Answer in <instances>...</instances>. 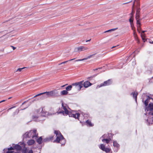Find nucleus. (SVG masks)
Instances as JSON below:
<instances>
[{"mask_svg": "<svg viewBox=\"0 0 153 153\" xmlns=\"http://www.w3.org/2000/svg\"><path fill=\"white\" fill-rule=\"evenodd\" d=\"M54 133L56 134V138L53 142L60 143L62 145H64L65 143V140L60 131L58 130H55Z\"/></svg>", "mask_w": 153, "mask_h": 153, "instance_id": "nucleus-1", "label": "nucleus"}, {"mask_svg": "<svg viewBox=\"0 0 153 153\" xmlns=\"http://www.w3.org/2000/svg\"><path fill=\"white\" fill-rule=\"evenodd\" d=\"M45 94H46V95L48 96L55 97L56 96L58 95V92L56 90L54 89L49 92H45L38 94L34 96V97H38Z\"/></svg>", "mask_w": 153, "mask_h": 153, "instance_id": "nucleus-2", "label": "nucleus"}, {"mask_svg": "<svg viewBox=\"0 0 153 153\" xmlns=\"http://www.w3.org/2000/svg\"><path fill=\"white\" fill-rule=\"evenodd\" d=\"M36 130L34 129L29 131V132H26L25 134V136L28 138L32 137L33 138L34 137H37L38 136V134L36 133Z\"/></svg>", "mask_w": 153, "mask_h": 153, "instance_id": "nucleus-3", "label": "nucleus"}, {"mask_svg": "<svg viewBox=\"0 0 153 153\" xmlns=\"http://www.w3.org/2000/svg\"><path fill=\"white\" fill-rule=\"evenodd\" d=\"M84 81L74 83L72 84V86L74 87V88L77 91H80L83 87V83Z\"/></svg>", "mask_w": 153, "mask_h": 153, "instance_id": "nucleus-4", "label": "nucleus"}, {"mask_svg": "<svg viewBox=\"0 0 153 153\" xmlns=\"http://www.w3.org/2000/svg\"><path fill=\"white\" fill-rule=\"evenodd\" d=\"M99 148L103 151L105 152L106 153H112V152L111 149L105 147V145L103 144H100L99 146Z\"/></svg>", "mask_w": 153, "mask_h": 153, "instance_id": "nucleus-5", "label": "nucleus"}, {"mask_svg": "<svg viewBox=\"0 0 153 153\" xmlns=\"http://www.w3.org/2000/svg\"><path fill=\"white\" fill-rule=\"evenodd\" d=\"M112 83V80L111 79H109L108 80L104 81L103 83H101L98 86L99 88H100L103 86H105L107 85H109L111 84Z\"/></svg>", "mask_w": 153, "mask_h": 153, "instance_id": "nucleus-6", "label": "nucleus"}, {"mask_svg": "<svg viewBox=\"0 0 153 153\" xmlns=\"http://www.w3.org/2000/svg\"><path fill=\"white\" fill-rule=\"evenodd\" d=\"M69 117H73L75 119H77L79 120V117L80 114L79 113H76L75 114H72L71 113L69 112L68 114Z\"/></svg>", "mask_w": 153, "mask_h": 153, "instance_id": "nucleus-7", "label": "nucleus"}, {"mask_svg": "<svg viewBox=\"0 0 153 153\" xmlns=\"http://www.w3.org/2000/svg\"><path fill=\"white\" fill-rule=\"evenodd\" d=\"M62 106L63 108V109L64 110V111H60L59 112H57L58 114L59 113H64V112H65V114H66V115H67L69 114V111L67 110V108L64 105V104L63 103H62Z\"/></svg>", "mask_w": 153, "mask_h": 153, "instance_id": "nucleus-8", "label": "nucleus"}, {"mask_svg": "<svg viewBox=\"0 0 153 153\" xmlns=\"http://www.w3.org/2000/svg\"><path fill=\"white\" fill-rule=\"evenodd\" d=\"M77 50L79 51H81L87 50L88 49V47H85L83 46H80L78 47L77 48Z\"/></svg>", "mask_w": 153, "mask_h": 153, "instance_id": "nucleus-9", "label": "nucleus"}, {"mask_svg": "<svg viewBox=\"0 0 153 153\" xmlns=\"http://www.w3.org/2000/svg\"><path fill=\"white\" fill-rule=\"evenodd\" d=\"M92 84L88 81H85L83 83V86L85 88L88 87L91 85Z\"/></svg>", "mask_w": 153, "mask_h": 153, "instance_id": "nucleus-10", "label": "nucleus"}, {"mask_svg": "<svg viewBox=\"0 0 153 153\" xmlns=\"http://www.w3.org/2000/svg\"><path fill=\"white\" fill-rule=\"evenodd\" d=\"M113 143L114 147L117 148V149L115 150V152H117L118 150L119 149L120 145L117 143L116 141H114Z\"/></svg>", "mask_w": 153, "mask_h": 153, "instance_id": "nucleus-11", "label": "nucleus"}, {"mask_svg": "<svg viewBox=\"0 0 153 153\" xmlns=\"http://www.w3.org/2000/svg\"><path fill=\"white\" fill-rule=\"evenodd\" d=\"M54 136H50L49 137H47L44 140V142L49 141L51 140H52L53 139Z\"/></svg>", "mask_w": 153, "mask_h": 153, "instance_id": "nucleus-12", "label": "nucleus"}, {"mask_svg": "<svg viewBox=\"0 0 153 153\" xmlns=\"http://www.w3.org/2000/svg\"><path fill=\"white\" fill-rule=\"evenodd\" d=\"M95 53L92 54L91 55H90L89 56H88L86 58H84V59H78L76 60V61H83L85 60H86L87 59H90L91 58L92 56L95 55Z\"/></svg>", "mask_w": 153, "mask_h": 153, "instance_id": "nucleus-13", "label": "nucleus"}, {"mask_svg": "<svg viewBox=\"0 0 153 153\" xmlns=\"http://www.w3.org/2000/svg\"><path fill=\"white\" fill-rule=\"evenodd\" d=\"M152 99L149 96H147L146 99L145 100L144 102V104L146 106H147L148 105V103L149 102V100L150 99Z\"/></svg>", "mask_w": 153, "mask_h": 153, "instance_id": "nucleus-14", "label": "nucleus"}, {"mask_svg": "<svg viewBox=\"0 0 153 153\" xmlns=\"http://www.w3.org/2000/svg\"><path fill=\"white\" fill-rule=\"evenodd\" d=\"M35 141L34 140H33V139H31V140H28L27 141V143L28 145L31 146V145H32L33 144H34L35 143Z\"/></svg>", "mask_w": 153, "mask_h": 153, "instance_id": "nucleus-15", "label": "nucleus"}, {"mask_svg": "<svg viewBox=\"0 0 153 153\" xmlns=\"http://www.w3.org/2000/svg\"><path fill=\"white\" fill-rule=\"evenodd\" d=\"M86 123L87 125L89 127H92L94 126V124H92L91 121L88 120H87L86 121Z\"/></svg>", "mask_w": 153, "mask_h": 153, "instance_id": "nucleus-16", "label": "nucleus"}, {"mask_svg": "<svg viewBox=\"0 0 153 153\" xmlns=\"http://www.w3.org/2000/svg\"><path fill=\"white\" fill-rule=\"evenodd\" d=\"M14 149L20 151L22 149V147L19 145H16L14 146Z\"/></svg>", "mask_w": 153, "mask_h": 153, "instance_id": "nucleus-17", "label": "nucleus"}, {"mask_svg": "<svg viewBox=\"0 0 153 153\" xmlns=\"http://www.w3.org/2000/svg\"><path fill=\"white\" fill-rule=\"evenodd\" d=\"M138 93L137 92L135 91L134 92H132L131 93V95H132L133 96V97L134 98L135 100H137V96L138 95Z\"/></svg>", "mask_w": 153, "mask_h": 153, "instance_id": "nucleus-18", "label": "nucleus"}, {"mask_svg": "<svg viewBox=\"0 0 153 153\" xmlns=\"http://www.w3.org/2000/svg\"><path fill=\"white\" fill-rule=\"evenodd\" d=\"M111 140V139L110 138H109L108 139H103L102 140V141L104 143L105 142L106 143L108 144L109 143L110 141Z\"/></svg>", "mask_w": 153, "mask_h": 153, "instance_id": "nucleus-19", "label": "nucleus"}, {"mask_svg": "<svg viewBox=\"0 0 153 153\" xmlns=\"http://www.w3.org/2000/svg\"><path fill=\"white\" fill-rule=\"evenodd\" d=\"M133 35L134 37V39L136 40H137V42L139 43V41L138 40V37L137 36V35L136 33V31H133Z\"/></svg>", "mask_w": 153, "mask_h": 153, "instance_id": "nucleus-20", "label": "nucleus"}, {"mask_svg": "<svg viewBox=\"0 0 153 153\" xmlns=\"http://www.w3.org/2000/svg\"><path fill=\"white\" fill-rule=\"evenodd\" d=\"M42 137H40L39 138L37 139V140H36V141L39 144H42Z\"/></svg>", "mask_w": 153, "mask_h": 153, "instance_id": "nucleus-21", "label": "nucleus"}, {"mask_svg": "<svg viewBox=\"0 0 153 153\" xmlns=\"http://www.w3.org/2000/svg\"><path fill=\"white\" fill-rule=\"evenodd\" d=\"M148 108H149L150 111H152L153 110V103L151 102L148 105Z\"/></svg>", "mask_w": 153, "mask_h": 153, "instance_id": "nucleus-22", "label": "nucleus"}, {"mask_svg": "<svg viewBox=\"0 0 153 153\" xmlns=\"http://www.w3.org/2000/svg\"><path fill=\"white\" fill-rule=\"evenodd\" d=\"M68 94V92L66 90H64L61 92V94L62 95H67Z\"/></svg>", "mask_w": 153, "mask_h": 153, "instance_id": "nucleus-23", "label": "nucleus"}, {"mask_svg": "<svg viewBox=\"0 0 153 153\" xmlns=\"http://www.w3.org/2000/svg\"><path fill=\"white\" fill-rule=\"evenodd\" d=\"M141 36L142 38V39L143 41L144 42H145L146 41V40L145 39V35L144 33H141Z\"/></svg>", "mask_w": 153, "mask_h": 153, "instance_id": "nucleus-24", "label": "nucleus"}, {"mask_svg": "<svg viewBox=\"0 0 153 153\" xmlns=\"http://www.w3.org/2000/svg\"><path fill=\"white\" fill-rule=\"evenodd\" d=\"M72 87V84L71 85H68L67 87H66V90L67 91H70L71 90Z\"/></svg>", "mask_w": 153, "mask_h": 153, "instance_id": "nucleus-25", "label": "nucleus"}, {"mask_svg": "<svg viewBox=\"0 0 153 153\" xmlns=\"http://www.w3.org/2000/svg\"><path fill=\"white\" fill-rule=\"evenodd\" d=\"M38 117L36 115H33L32 116V118L33 121H37Z\"/></svg>", "mask_w": 153, "mask_h": 153, "instance_id": "nucleus-26", "label": "nucleus"}, {"mask_svg": "<svg viewBox=\"0 0 153 153\" xmlns=\"http://www.w3.org/2000/svg\"><path fill=\"white\" fill-rule=\"evenodd\" d=\"M140 0H135V1H136L137 3L136 7H140Z\"/></svg>", "mask_w": 153, "mask_h": 153, "instance_id": "nucleus-27", "label": "nucleus"}, {"mask_svg": "<svg viewBox=\"0 0 153 153\" xmlns=\"http://www.w3.org/2000/svg\"><path fill=\"white\" fill-rule=\"evenodd\" d=\"M131 27V29L133 30V31H135V27L134 26V24H130Z\"/></svg>", "mask_w": 153, "mask_h": 153, "instance_id": "nucleus-28", "label": "nucleus"}, {"mask_svg": "<svg viewBox=\"0 0 153 153\" xmlns=\"http://www.w3.org/2000/svg\"><path fill=\"white\" fill-rule=\"evenodd\" d=\"M22 153H27V149L25 147L22 149L21 151Z\"/></svg>", "mask_w": 153, "mask_h": 153, "instance_id": "nucleus-29", "label": "nucleus"}, {"mask_svg": "<svg viewBox=\"0 0 153 153\" xmlns=\"http://www.w3.org/2000/svg\"><path fill=\"white\" fill-rule=\"evenodd\" d=\"M130 24L133 23V18L132 16H131L129 20Z\"/></svg>", "mask_w": 153, "mask_h": 153, "instance_id": "nucleus-30", "label": "nucleus"}, {"mask_svg": "<svg viewBox=\"0 0 153 153\" xmlns=\"http://www.w3.org/2000/svg\"><path fill=\"white\" fill-rule=\"evenodd\" d=\"M74 59H75V58L74 59H71L68 61H64V62H63L60 63H59L58 64L59 65H60L61 64H65V63H66V62H67L68 61H72V60H74Z\"/></svg>", "mask_w": 153, "mask_h": 153, "instance_id": "nucleus-31", "label": "nucleus"}, {"mask_svg": "<svg viewBox=\"0 0 153 153\" xmlns=\"http://www.w3.org/2000/svg\"><path fill=\"white\" fill-rule=\"evenodd\" d=\"M137 30L138 31V32L139 33H140V31L141 30V27H140V25H138L137 26Z\"/></svg>", "mask_w": 153, "mask_h": 153, "instance_id": "nucleus-32", "label": "nucleus"}, {"mask_svg": "<svg viewBox=\"0 0 153 153\" xmlns=\"http://www.w3.org/2000/svg\"><path fill=\"white\" fill-rule=\"evenodd\" d=\"M140 17V13H136L135 19H139Z\"/></svg>", "mask_w": 153, "mask_h": 153, "instance_id": "nucleus-33", "label": "nucleus"}, {"mask_svg": "<svg viewBox=\"0 0 153 153\" xmlns=\"http://www.w3.org/2000/svg\"><path fill=\"white\" fill-rule=\"evenodd\" d=\"M117 29H118L117 28H115L112 29H111V30H108L107 31H105V33H106V32H109V31H114V30H117Z\"/></svg>", "mask_w": 153, "mask_h": 153, "instance_id": "nucleus-34", "label": "nucleus"}, {"mask_svg": "<svg viewBox=\"0 0 153 153\" xmlns=\"http://www.w3.org/2000/svg\"><path fill=\"white\" fill-rule=\"evenodd\" d=\"M117 29H118L117 28H115L112 29H111V30H108L107 31H105V33H106V32H109V31H114V30H117Z\"/></svg>", "mask_w": 153, "mask_h": 153, "instance_id": "nucleus-35", "label": "nucleus"}, {"mask_svg": "<svg viewBox=\"0 0 153 153\" xmlns=\"http://www.w3.org/2000/svg\"><path fill=\"white\" fill-rule=\"evenodd\" d=\"M140 7H137L136 10V13H140Z\"/></svg>", "mask_w": 153, "mask_h": 153, "instance_id": "nucleus-36", "label": "nucleus"}, {"mask_svg": "<svg viewBox=\"0 0 153 153\" xmlns=\"http://www.w3.org/2000/svg\"><path fill=\"white\" fill-rule=\"evenodd\" d=\"M26 68L25 67H23V68H19L18 69H17L16 71V72H17V71H22V70L25 68Z\"/></svg>", "mask_w": 153, "mask_h": 153, "instance_id": "nucleus-37", "label": "nucleus"}, {"mask_svg": "<svg viewBox=\"0 0 153 153\" xmlns=\"http://www.w3.org/2000/svg\"><path fill=\"white\" fill-rule=\"evenodd\" d=\"M149 114L150 115H151L152 116L151 118V119L152 121V122H153V112H150L149 113Z\"/></svg>", "mask_w": 153, "mask_h": 153, "instance_id": "nucleus-38", "label": "nucleus"}, {"mask_svg": "<svg viewBox=\"0 0 153 153\" xmlns=\"http://www.w3.org/2000/svg\"><path fill=\"white\" fill-rule=\"evenodd\" d=\"M137 20V24L139 25H141V24L140 21L139 19H136Z\"/></svg>", "mask_w": 153, "mask_h": 153, "instance_id": "nucleus-39", "label": "nucleus"}, {"mask_svg": "<svg viewBox=\"0 0 153 153\" xmlns=\"http://www.w3.org/2000/svg\"><path fill=\"white\" fill-rule=\"evenodd\" d=\"M41 113H42V114H44V115H43L44 116L46 114L47 112L46 111L45 112L43 110H42L41 111Z\"/></svg>", "mask_w": 153, "mask_h": 153, "instance_id": "nucleus-40", "label": "nucleus"}, {"mask_svg": "<svg viewBox=\"0 0 153 153\" xmlns=\"http://www.w3.org/2000/svg\"><path fill=\"white\" fill-rule=\"evenodd\" d=\"M14 149V147H10V148H9L7 149V150L8 151H11V150H13Z\"/></svg>", "mask_w": 153, "mask_h": 153, "instance_id": "nucleus-41", "label": "nucleus"}, {"mask_svg": "<svg viewBox=\"0 0 153 153\" xmlns=\"http://www.w3.org/2000/svg\"><path fill=\"white\" fill-rule=\"evenodd\" d=\"M13 151L8 150V151L6 152V153H13Z\"/></svg>", "mask_w": 153, "mask_h": 153, "instance_id": "nucleus-42", "label": "nucleus"}, {"mask_svg": "<svg viewBox=\"0 0 153 153\" xmlns=\"http://www.w3.org/2000/svg\"><path fill=\"white\" fill-rule=\"evenodd\" d=\"M101 69V68H96V69H93V70L94 71H95L97 70L98 69Z\"/></svg>", "mask_w": 153, "mask_h": 153, "instance_id": "nucleus-43", "label": "nucleus"}, {"mask_svg": "<svg viewBox=\"0 0 153 153\" xmlns=\"http://www.w3.org/2000/svg\"><path fill=\"white\" fill-rule=\"evenodd\" d=\"M28 153H33V151L31 149L29 151Z\"/></svg>", "mask_w": 153, "mask_h": 153, "instance_id": "nucleus-44", "label": "nucleus"}, {"mask_svg": "<svg viewBox=\"0 0 153 153\" xmlns=\"http://www.w3.org/2000/svg\"><path fill=\"white\" fill-rule=\"evenodd\" d=\"M15 106H13L12 107H11L10 108H9L8 110H7V111H8L9 110H11V109H12V108H15Z\"/></svg>", "mask_w": 153, "mask_h": 153, "instance_id": "nucleus-45", "label": "nucleus"}, {"mask_svg": "<svg viewBox=\"0 0 153 153\" xmlns=\"http://www.w3.org/2000/svg\"><path fill=\"white\" fill-rule=\"evenodd\" d=\"M6 101V100H3L1 101H0V103L2 102H4Z\"/></svg>", "mask_w": 153, "mask_h": 153, "instance_id": "nucleus-46", "label": "nucleus"}, {"mask_svg": "<svg viewBox=\"0 0 153 153\" xmlns=\"http://www.w3.org/2000/svg\"><path fill=\"white\" fill-rule=\"evenodd\" d=\"M11 47L13 48V50H14L16 49V47H15L13 46H11Z\"/></svg>", "mask_w": 153, "mask_h": 153, "instance_id": "nucleus-47", "label": "nucleus"}, {"mask_svg": "<svg viewBox=\"0 0 153 153\" xmlns=\"http://www.w3.org/2000/svg\"><path fill=\"white\" fill-rule=\"evenodd\" d=\"M28 101H25L24 102H23L22 104V105H23V104H24L26 102H27Z\"/></svg>", "mask_w": 153, "mask_h": 153, "instance_id": "nucleus-48", "label": "nucleus"}, {"mask_svg": "<svg viewBox=\"0 0 153 153\" xmlns=\"http://www.w3.org/2000/svg\"><path fill=\"white\" fill-rule=\"evenodd\" d=\"M146 32V30H143L142 31V33H144L145 32Z\"/></svg>", "mask_w": 153, "mask_h": 153, "instance_id": "nucleus-49", "label": "nucleus"}, {"mask_svg": "<svg viewBox=\"0 0 153 153\" xmlns=\"http://www.w3.org/2000/svg\"><path fill=\"white\" fill-rule=\"evenodd\" d=\"M149 43H150V44H153V41L152 42V41H150L149 42Z\"/></svg>", "mask_w": 153, "mask_h": 153, "instance_id": "nucleus-50", "label": "nucleus"}, {"mask_svg": "<svg viewBox=\"0 0 153 153\" xmlns=\"http://www.w3.org/2000/svg\"><path fill=\"white\" fill-rule=\"evenodd\" d=\"M91 39H89V40H86V42H89V41H91Z\"/></svg>", "mask_w": 153, "mask_h": 153, "instance_id": "nucleus-51", "label": "nucleus"}, {"mask_svg": "<svg viewBox=\"0 0 153 153\" xmlns=\"http://www.w3.org/2000/svg\"><path fill=\"white\" fill-rule=\"evenodd\" d=\"M36 112L38 113L39 112V110H37L36 111Z\"/></svg>", "mask_w": 153, "mask_h": 153, "instance_id": "nucleus-52", "label": "nucleus"}, {"mask_svg": "<svg viewBox=\"0 0 153 153\" xmlns=\"http://www.w3.org/2000/svg\"><path fill=\"white\" fill-rule=\"evenodd\" d=\"M134 3L133 4V5L132 8V10H133L134 7Z\"/></svg>", "mask_w": 153, "mask_h": 153, "instance_id": "nucleus-53", "label": "nucleus"}, {"mask_svg": "<svg viewBox=\"0 0 153 153\" xmlns=\"http://www.w3.org/2000/svg\"><path fill=\"white\" fill-rule=\"evenodd\" d=\"M64 85L61 86V87L63 88L64 87L65 85Z\"/></svg>", "mask_w": 153, "mask_h": 153, "instance_id": "nucleus-54", "label": "nucleus"}, {"mask_svg": "<svg viewBox=\"0 0 153 153\" xmlns=\"http://www.w3.org/2000/svg\"><path fill=\"white\" fill-rule=\"evenodd\" d=\"M12 98V97H9V98H8V99H10L11 98Z\"/></svg>", "mask_w": 153, "mask_h": 153, "instance_id": "nucleus-55", "label": "nucleus"}, {"mask_svg": "<svg viewBox=\"0 0 153 153\" xmlns=\"http://www.w3.org/2000/svg\"><path fill=\"white\" fill-rule=\"evenodd\" d=\"M91 77V78H92V77H89L88 78V79H89Z\"/></svg>", "mask_w": 153, "mask_h": 153, "instance_id": "nucleus-56", "label": "nucleus"}, {"mask_svg": "<svg viewBox=\"0 0 153 153\" xmlns=\"http://www.w3.org/2000/svg\"><path fill=\"white\" fill-rule=\"evenodd\" d=\"M115 47V46H113V47L112 48H114Z\"/></svg>", "mask_w": 153, "mask_h": 153, "instance_id": "nucleus-57", "label": "nucleus"}, {"mask_svg": "<svg viewBox=\"0 0 153 153\" xmlns=\"http://www.w3.org/2000/svg\"><path fill=\"white\" fill-rule=\"evenodd\" d=\"M1 33V32H0V33Z\"/></svg>", "mask_w": 153, "mask_h": 153, "instance_id": "nucleus-58", "label": "nucleus"}]
</instances>
